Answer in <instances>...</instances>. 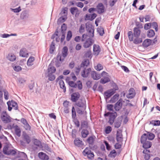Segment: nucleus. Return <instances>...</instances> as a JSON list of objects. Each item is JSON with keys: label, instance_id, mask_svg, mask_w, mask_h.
Instances as JSON below:
<instances>
[{"label": "nucleus", "instance_id": "60", "mask_svg": "<svg viewBox=\"0 0 160 160\" xmlns=\"http://www.w3.org/2000/svg\"><path fill=\"white\" fill-rule=\"evenodd\" d=\"M11 9L12 11L15 13L19 12L21 10L20 7H19L17 8H16L14 9L11 8Z\"/></svg>", "mask_w": 160, "mask_h": 160}, {"label": "nucleus", "instance_id": "39", "mask_svg": "<svg viewBox=\"0 0 160 160\" xmlns=\"http://www.w3.org/2000/svg\"><path fill=\"white\" fill-rule=\"evenodd\" d=\"M35 60L34 58L33 57H30L29 58L27 62V64L28 66H31L33 64V62Z\"/></svg>", "mask_w": 160, "mask_h": 160}, {"label": "nucleus", "instance_id": "7", "mask_svg": "<svg viewBox=\"0 0 160 160\" xmlns=\"http://www.w3.org/2000/svg\"><path fill=\"white\" fill-rule=\"evenodd\" d=\"M1 118L2 121L4 123H7L11 121L10 117L7 114V112L6 111H3L2 112Z\"/></svg>", "mask_w": 160, "mask_h": 160}, {"label": "nucleus", "instance_id": "58", "mask_svg": "<svg viewBox=\"0 0 160 160\" xmlns=\"http://www.w3.org/2000/svg\"><path fill=\"white\" fill-rule=\"evenodd\" d=\"M112 130V128L110 126H107L106 127L105 129V133L106 134H109L111 132Z\"/></svg>", "mask_w": 160, "mask_h": 160}, {"label": "nucleus", "instance_id": "49", "mask_svg": "<svg viewBox=\"0 0 160 160\" xmlns=\"http://www.w3.org/2000/svg\"><path fill=\"white\" fill-rule=\"evenodd\" d=\"M72 36V33L71 31H69L68 32L66 37V40L67 41H69L71 39Z\"/></svg>", "mask_w": 160, "mask_h": 160}, {"label": "nucleus", "instance_id": "34", "mask_svg": "<svg viewBox=\"0 0 160 160\" xmlns=\"http://www.w3.org/2000/svg\"><path fill=\"white\" fill-rule=\"evenodd\" d=\"M119 95L118 93L115 94L111 99L110 102L112 103L115 102L117 100H118Z\"/></svg>", "mask_w": 160, "mask_h": 160}, {"label": "nucleus", "instance_id": "54", "mask_svg": "<svg viewBox=\"0 0 160 160\" xmlns=\"http://www.w3.org/2000/svg\"><path fill=\"white\" fill-rule=\"evenodd\" d=\"M85 31V25L84 24H82L79 29V32L80 33H82Z\"/></svg>", "mask_w": 160, "mask_h": 160}, {"label": "nucleus", "instance_id": "16", "mask_svg": "<svg viewBox=\"0 0 160 160\" xmlns=\"http://www.w3.org/2000/svg\"><path fill=\"white\" fill-rule=\"evenodd\" d=\"M93 51L95 55L97 56L99 54L101 51V48L99 45L95 44L93 45Z\"/></svg>", "mask_w": 160, "mask_h": 160}, {"label": "nucleus", "instance_id": "40", "mask_svg": "<svg viewBox=\"0 0 160 160\" xmlns=\"http://www.w3.org/2000/svg\"><path fill=\"white\" fill-rule=\"evenodd\" d=\"M122 122V120L120 118L119 119V118L118 120H117L114 123V127L116 128H118L120 127Z\"/></svg>", "mask_w": 160, "mask_h": 160}, {"label": "nucleus", "instance_id": "22", "mask_svg": "<svg viewBox=\"0 0 160 160\" xmlns=\"http://www.w3.org/2000/svg\"><path fill=\"white\" fill-rule=\"evenodd\" d=\"M117 115V113L116 112H108L104 114V116L105 117L109 116L110 118H113L115 119Z\"/></svg>", "mask_w": 160, "mask_h": 160}, {"label": "nucleus", "instance_id": "21", "mask_svg": "<svg viewBox=\"0 0 160 160\" xmlns=\"http://www.w3.org/2000/svg\"><path fill=\"white\" fill-rule=\"evenodd\" d=\"M152 43V41L150 39H146L142 43V46L143 47L146 48L151 45Z\"/></svg>", "mask_w": 160, "mask_h": 160}, {"label": "nucleus", "instance_id": "51", "mask_svg": "<svg viewBox=\"0 0 160 160\" xmlns=\"http://www.w3.org/2000/svg\"><path fill=\"white\" fill-rule=\"evenodd\" d=\"M150 123L154 126H159L160 125V121L152 120L150 122Z\"/></svg>", "mask_w": 160, "mask_h": 160}, {"label": "nucleus", "instance_id": "38", "mask_svg": "<svg viewBox=\"0 0 160 160\" xmlns=\"http://www.w3.org/2000/svg\"><path fill=\"white\" fill-rule=\"evenodd\" d=\"M89 133V132L87 129H83L81 132L82 136L83 138L87 137Z\"/></svg>", "mask_w": 160, "mask_h": 160}, {"label": "nucleus", "instance_id": "47", "mask_svg": "<svg viewBox=\"0 0 160 160\" xmlns=\"http://www.w3.org/2000/svg\"><path fill=\"white\" fill-rule=\"evenodd\" d=\"M117 155V153L115 150H112L108 155V156L110 158H114Z\"/></svg>", "mask_w": 160, "mask_h": 160}, {"label": "nucleus", "instance_id": "1", "mask_svg": "<svg viewBox=\"0 0 160 160\" xmlns=\"http://www.w3.org/2000/svg\"><path fill=\"white\" fill-rule=\"evenodd\" d=\"M87 37L88 35L85 34L82 35V41H84L83 43V46L85 48L90 47L93 43V40L91 38H89L87 39Z\"/></svg>", "mask_w": 160, "mask_h": 160}, {"label": "nucleus", "instance_id": "3", "mask_svg": "<svg viewBox=\"0 0 160 160\" xmlns=\"http://www.w3.org/2000/svg\"><path fill=\"white\" fill-rule=\"evenodd\" d=\"M68 48L66 46H64L62 48V54L58 53V54L57 59L58 61L62 62L65 58L68 55Z\"/></svg>", "mask_w": 160, "mask_h": 160}, {"label": "nucleus", "instance_id": "41", "mask_svg": "<svg viewBox=\"0 0 160 160\" xmlns=\"http://www.w3.org/2000/svg\"><path fill=\"white\" fill-rule=\"evenodd\" d=\"M148 137L146 133H144L142 135L141 137V138L140 139V141L142 143L147 142V139Z\"/></svg>", "mask_w": 160, "mask_h": 160}, {"label": "nucleus", "instance_id": "45", "mask_svg": "<svg viewBox=\"0 0 160 160\" xmlns=\"http://www.w3.org/2000/svg\"><path fill=\"white\" fill-rule=\"evenodd\" d=\"M98 32L101 36L103 35L104 33V30L103 28L101 27H99L97 29Z\"/></svg>", "mask_w": 160, "mask_h": 160}, {"label": "nucleus", "instance_id": "42", "mask_svg": "<svg viewBox=\"0 0 160 160\" xmlns=\"http://www.w3.org/2000/svg\"><path fill=\"white\" fill-rule=\"evenodd\" d=\"M155 34L154 30L150 29L147 32V37L149 38L152 37L154 36Z\"/></svg>", "mask_w": 160, "mask_h": 160}, {"label": "nucleus", "instance_id": "36", "mask_svg": "<svg viewBox=\"0 0 160 160\" xmlns=\"http://www.w3.org/2000/svg\"><path fill=\"white\" fill-rule=\"evenodd\" d=\"M56 71V69L55 67H51L50 64L49 65L48 69V73H53L55 72Z\"/></svg>", "mask_w": 160, "mask_h": 160}, {"label": "nucleus", "instance_id": "18", "mask_svg": "<svg viewBox=\"0 0 160 160\" xmlns=\"http://www.w3.org/2000/svg\"><path fill=\"white\" fill-rule=\"evenodd\" d=\"M116 140L118 142H122L123 141L122 135L121 131H117L116 134Z\"/></svg>", "mask_w": 160, "mask_h": 160}, {"label": "nucleus", "instance_id": "43", "mask_svg": "<svg viewBox=\"0 0 160 160\" xmlns=\"http://www.w3.org/2000/svg\"><path fill=\"white\" fill-rule=\"evenodd\" d=\"M55 48V43L54 42H52L49 48V52L50 53H52Z\"/></svg>", "mask_w": 160, "mask_h": 160}, {"label": "nucleus", "instance_id": "27", "mask_svg": "<svg viewBox=\"0 0 160 160\" xmlns=\"http://www.w3.org/2000/svg\"><path fill=\"white\" fill-rule=\"evenodd\" d=\"M14 130L16 135L18 137L21 136V131L19 127L16 125L14 127Z\"/></svg>", "mask_w": 160, "mask_h": 160}, {"label": "nucleus", "instance_id": "59", "mask_svg": "<svg viewBox=\"0 0 160 160\" xmlns=\"http://www.w3.org/2000/svg\"><path fill=\"white\" fill-rule=\"evenodd\" d=\"M13 69L16 72H19L21 70L22 68L19 66H13Z\"/></svg>", "mask_w": 160, "mask_h": 160}, {"label": "nucleus", "instance_id": "48", "mask_svg": "<svg viewBox=\"0 0 160 160\" xmlns=\"http://www.w3.org/2000/svg\"><path fill=\"white\" fill-rule=\"evenodd\" d=\"M67 28L66 24L63 23L61 26V29L62 33H66V31Z\"/></svg>", "mask_w": 160, "mask_h": 160}, {"label": "nucleus", "instance_id": "14", "mask_svg": "<svg viewBox=\"0 0 160 160\" xmlns=\"http://www.w3.org/2000/svg\"><path fill=\"white\" fill-rule=\"evenodd\" d=\"M91 72V69L90 68H88L87 69L85 68L82 72L81 76L83 78H87Z\"/></svg>", "mask_w": 160, "mask_h": 160}, {"label": "nucleus", "instance_id": "10", "mask_svg": "<svg viewBox=\"0 0 160 160\" xmlns=\"http://www.w3.org/2000/svg\"><path fill=\"white\" fill-rule=\"evenodd\" d=\"M76 104L77 106L83 109L86 108V101L84 99H81L76 103Z\"/></svg>", "mask_w": 160, "mask_h": 160}, {"label": "nucleus", "instance_id": "50", "mask_svg": "<svg viewBox=\"0 0 160 160\" xmlns=\"http://www.w3.org/2000/svg\"><path fill=\"white\" fill-rule=\"evenodd\" d=\"M48 77L49 80L50 81H53L55 78V76L53 73H48Z\"/></svg>", "mask_w": 160, "mask_h": 160}, {"label": "nucleus", "instance_id": "32", "mask_svg": "<svg viewBox=\"0 0 160 160\" xmlns=\"http://www.w3.org/2000/svg\"><path fill=\"white\" fill-rule=\"evenodd\" d=\"M89 60L88 59H85L83 62H82L81 64V67L83 68L85 67H87L89 65Z\"/></svg>", "mask_w": 160, "mask_h": 160}, {"label": "nucleus", "instance_id": "46", "mask_svg": "<svg viewBox=\"0 0 160 160\" xmlns=\"http://www.w3.org/2000/svg\"><path fill=\"white\" fill-rule=\"evenodd\" d=\"M72 119L77 118L76 112L73 106L72 107Z\"/></svg>", "mask_w": 160, "mask_h": 160}, {"label": "nucleus", "instance_id": "25", "mask_svg": "<svg viewBox=\"0 0 160 160\" xmlns=\"http://www.w3.org/2000/svg\"><path fill=\"white\" fill-rule=\"evenodd\" d=\"M22 136L24 141H25L27 144H29L31 142L30 137L26 133L23 134Z\"/></svg>", "mask_w": 160, "mask_h": 160}, {"label": "nucleus", "instance_id": "30", "mask_svg": "<svg viewBox=\"0 0 160 160\" xmlns=\"http://www.w3.org/2000/svg\"><path fill=\"white\" fill-rule=\"evenodd\" d=\"M7 58L9 60L12 62L15 61L16 59L15 56L12 53L9 54Z\"/></svg>", "mask_w": 160, "mask_h": 160}, {"label": "nucleus", "instance_id": "19", "mask_svg": "<svg viewBox=\"0 0 160 160\" xmlns=\"http://www.w3.org/2000/svg\"><path fill=\"white\" fill-rule=\"evenodd\" d=\"M38 156L41 160H48L49 157L45 153L43 152H40L38 154Z\"/></svg>", "mask_w": 160, "mask_h": 160}, {"label": "nucleus", "instance_id": "13", "mask_svg": "<svg viewBox=\"0 0 160 160\" xmlns=\"http://www.w3.org/2000/svg\"><path fill=\"white\" fill-rule=\"evenodd\" d=\"M97 7L98 9L97 12L99 14H101L104 12L105 7L102 3H99Z\"/></svg>", "mask_w": 160, "mask_h": 160}, {"label": "nucleus", "instance_id": "56", "mask_svg": "<svg viewBox=\"0 0 160 160\" xmlns=\"http://www.w3.org/2000/svg\"><path fill=\"white\" fill-rule=\"evenodd\" d=\"M81 127L82 128H87L88 127L87 122L85 121L82 122L81 123Z\"/></svg>", "mask_w": 160, "mask_h": 160}, {"label": "nucleus", "instance_id": "26", "mask_svg": "<svg viewBox=\"0 0 160 160\" xmlns=\"http://www.w3.org/2000/svg\"><path fill=\"white\" fill-rule=\"evenodd\" d=\"M8 102L9 103V105H11L15 110L18 109V105L16 102L12 100L11 101Z\"/></svg>", "mask_w": 160, "mask_h": 160}, {"label": "nucleus", "instance_id": "23", "mask_svg": "<svg viewBox=\"0 0 160 160\" xmlns=\"http://www.w3.org/2000/svg\"><path fill=\"white\" fill-rule=\"evenodd\" d=\"M74 142L75 145L78 147H82L83 145L82 141L78 138H76Z\"/></svg>", "mask_w": 160, "mask_h": 160}, {"label": "nucleus", "instance_id": "52", "mask_svg": "<svg viewBox=\"0 0 160 160\" xmlns=\"http://www.w3.org/2000/svg\"><path fill=\"white\" fill-rule=\"evenodd\" d=\"M68 84L70 87L72 88H76L77 87V84L72 81H69L68 82Z\"/></svg>", "mask_w": 160, "mask_h": 160}, {"label": "nucleus", "instance_id": "64", "mask_svg": "<svg viewBox=\"0 0 160 160\" xmlns=\"http://www.w3.org/2000/svg\"><path fill=\"white\" fill-rule=\"evenodd\" d=\"M151 23H146L144 26V28L145 30H148L151 27Z\"/></svg>", "mask_w": 160, "mask_h": 160}, {"label": "nucleus", "instance_id": "11", "mask_svg": "<svg viewBox=\"0 0 160 160\" xmlns=\"http://www.w3.org/2000/svg\"><path fill=\"white\" fill-rule=\"evenodd\" d=\"M122 99L120 98L115 104L114 108L116 111H118L122 108Z\"/></svg>", "mask_w": 160, "mask_h": 160}, {"label": "nucleus", "instance_id": "35", "mask_svg": "<svg viewBox=\"0 0 160 160\" xmlns=\"http://www.w3.org/2000/svg\"><path fill=\"white\" fill-rule=\"evenodd\" d=\"M146 132H147V135L148 139L150 140H153L155 137L154 134L150 132L147 131Z\"/></svg>", "mask_w": 160, "mask_h": 160}, {"label": "nucleus", "instance_id": "63", "mask_svg": "<svg viewBox=\"0 0 160 160\" xmlns=\"http://www.w3.org/2000/svg\"><path fill=\"white\" fill-rule=\"evenodd\" d=\"M43 147L44 148V149L47 150V151L50 152H51V149L49 147L48 144H44L43 145Z\"/></svg>", "mask_w": 160, "mask_h": 160}, {"label": "nucleus", "instance_id": "62", "mask_svg": "<svg viewBox=\"0 0 160 160\" xmlns=\"http://www.w3.org/2000/svg\"><path fill=\"white\" fill-rule=\"evenodd\" d=\"M81 67L79 66H78V67L75 68V72L76 74L77 75H78L79 72L80 71L81 68Z\"/></svg>", "mask_w": 160, "mask_h": 160}, {"label": "nucleus", "instance_id": "37", "mask_svg": "<svg viewBox=\"0 0 160 160\" xmlns=\"http://www.w3.org/2000/svg\"><path fill=\"white\" fill-rule=\"evenodd\" d=\"M94 136H91L89 137L87 140V142L89 145H92L94 142Z\"/></svg>", "mask_w": 160, "mask_h": 160}, {"label": "nucleus", "instance_id": "2", "mask_svg": "<svg viewBox=\"0 0 160 160\" xmlns=\"http://www.w3.org/2000/svg\"><path fill=\"white\" fill-rule=\"evenodd\" d=\"M118 88L117 85L115 84L114 87L113 88L110 89L104 93V95L105 99H107L109 98L111 96L113 95L116 92V91L118 90Z\"/></svg>", "mask_w": 160, "mask_h": 160}, {"label": "nucleus", "instance_id": "5", "mask_svg": "<svg viewBox=\"0 0 160 160\" xmlns=\"http://www.w3.org/2000/svg\"><path fill=\"white\" fill-rule=\"evenodd\" d=\"M3 152L4 154L7 155H15L16 153V151L15 150L10 148L8 145H5L3 149Z\"/></svg>", "mask_w": 160, "mask_h": 160}, {"label": "nucleus", "instance_id": "6", "mask_svg": "<svg viewBox=\"0 0 160 160\" xmlns=\"http://www.w3.org/2000/svg\"><path fill=\"white\" fill-rule=\"evenodd\" d=\"M83 154L84 156H87L88 159L92 160L94 159V155L93 152L88 148H86L83 151Z\"/></svg>", "mask_w": 160, "mask_h": 160}, {"label": "nucleus", "instance_id": "57", "mask_svg": "<svg viewBox=\"0 0 160 160\" xmlns=\"http://www.w3.org/2000/svg\"><path fill=\"white\" fill-rule=\"evenodd\" d=\"M151 24L152 28L155 29L156 31L157 32L158 30V25L157 23L156 22H153Z\"/></svg>", "mask_w": 160, "mask_h": 160}, {"label": "nucleus", "instance_id": "31", "mask_svg": "<svg viewBox=\"0 0 160 160\" xmlns=\"http://www.w3.org/2000/svg\"><path fill=\"white\" fill-rule=\"evenodd\" d=\"M59 83L60 88L63 89L64 92H65L66 91V88L65 86L64 81L62 80H60L59 81Z\"/></svg>", "mask_w": 160, "mask_h": 160}, {"label": "nucleus", "instance_id": "24", "mask_svg": "<svg viewBox=\"0 0 160 160\" xmlns=\"http://www.w3.org/2000/svg\"><path fill=\"white\" fill-rule=\"evenodd\" d=\"M133 34L134 37H139L141 33V30L139 28L135 27L133 28Z\"/></svg>", "mask_w": 160, "mask_h": 160}, {"label": "nucleus", "instance_id": "8", "mask_svg": "<svg viewBox=\"0 0 160 160\" xmlns=\"http://www.w3.org/2000/svg\"><path fill=\"white\" fill-rule=\"evenodd\" d=\"M33 142L34 145L36 146L32 145V149L34 151L37 150L38 149V148H41L42 147L41 142L37 139H33Z\"/></svg>", "mask_w": 160, "mask_h": 160}, {"label": "nucleus", "instance_id": "9", "mask_svg": "<svg viewBox=\"0 0 160 160\" xmlns=\"http://www.w3.org/2000/svg\"><path fill=\"white\" fill-rule=\"evenodd\" d=\"M86 27L87 31L88 32L89 34L92 36H94V30L92 27V25L89 23H87L86 24Z\"/></svg>", "mask_w": 160, "mask_h": 160}, {"label": "nucleus", "instance_id": "20", "mask_svg": "<svg viewBox=\"0 0 160 160\" xmlns=\"http://www.w3.org/2000/svg\"><path fill=\"white\" fill-rule=\"evenodd\" d=\"M135 93L134 89L131 88L129 90V93L127 95V97L128 98H132L134 97Z\"/></svg>", "mask_w": 160, "mask_h": 160}, {"label": "nucleus", "instance_id": "4", "mask_svg": "<svg viewBox=\"0 0 160 160\" xmlns=\"http://www.w3.org/2000/svg\"><path fill=\"white\" fill-rule=\"evenodd\" d=\"M101 76L102 78L101 79L99 82L101 83L105 84L110 81L109 76L108 73L105 71H103L101 73Z\"/></svg>", "mask_w": 160, "mask_h": 160}, {"label": "nucleus", "instance_id": "12", "mask_svg": "<svg viewBox=\"0 0 160 160\" xmlns=\"http://www.w3.org/2000/svg\"><path fill=\"white\" fill-rule=\"evenodd\" d=\"M80 95L78 92H74L72 94L71 96V100L72 102H76L80 98Z\"/></svg>", "mask_w": 160, "mask_h": 160}, {"label": "nucleus", "instance_id": "44", "mask_svg": "<svg viewBox=\"0 0 160 160\" xmlns=\"http://www.w3.org/2000/svg\"><path fill=\"white\" fill-rule=\"evenodd\" d=\"M128 39L130 41H132L133 40L134 34H133L132 31H129L128 32Z\"/></svg>", "mask_w": 160, "mask_h": 160}, {"label": "nucleus", "instance_id": "15", "mask_svg": "<svg viewBox=\"0 0 160 160\" xmlns=\"http://www.w3.org/2000/svg\"><path fill=\"white\" fill-rule=\"evenodd\" d=\"M91 75L93 79L98 80L101 78V74L98 73L95 71H92L91 72Z\"/></svg>", "mask_w": 160, "mask_h": 160}, {"label": "nucleus", "instance_id": "33", "mask_svg": "<svg viewBox=\"0 0 160 160\" xmlns=\"http://www.w3.org/2000/svg\"><path fill=\"white\" fill-rule=\"evenodd\" d=\"M139 37H135V38L133 39V42L136 44H139L141 43L142 41L141 38H139Z\"/></svg>", "mask_w": 160, "mask_h": 160}, {"label": "nucleus", "instance_id": "61", "mask_svg": "<svg viewBox=\"0 0 160 160\" xmlns=\"http://www.w3.org/2000/svg\"><path fill=\"white\" fill-rule=\"evenodd\" d=\"M118 0H110L109 2V5L111 7L113 6L117 1Z\"/></svg>", "mask_w": 160, "mask_h": 160}, {"label": "nucleus", "instance_id": "55", "mask_svg": "<svg viewBox=\"0 0 160 160\" xmlns=\"http://www.w3.org/2000/svg\"><path fill=\"white\" fill-rule=\"evenodd\" d=\"M72 121L74 123L76 126L79 127L80 126V122L77 118L72 119Z\"/></svg>", "mask_w": 160, "mask_h": 160}, {"label": "nucleus", "instance_id": "29", "mask_svg": "<svg viewBox=\"0 0 160 160\" xmlns=\"http://www.w3.org/2000/svg\"><path fill=\"white\" fill-rule=\"evenodd\" d=\"M142 147L145 149H148L150 148L152 145V143L148 141L145 142L143 143Z\"/></svg>", "mask_w": 160, "mask_h": 160}, {"label": "nucleus", "instance_id": "17", "mask_svg": "<svg viewBox=\"0 0 160 160\" xmlns=\"http://www.w3.org/2000/svg\"><path fill=\"white\" fill-rule=\"evenodd\" d=\"M19 55L22 57L27 58L28 56V53L26 48H22L20 51Z\"/></svg>", "mask_w": 160, "mask_h": 160}, {"label": "nucleus", "instance_id": "53", "mask_svg": "<svg viewBox=\"0 0 160 160\" xmlns=\"http://www.w3.org/2000/svg\"><path fill=\"white\" fill-rule=\"evenodd\" d=\"M95 68L97 71H100L103 68V66L100 64H98L95 67Z\"/></svg>", "mask_w": 160, "mask_h": 160}, {"label": "nucleus", "instance_id": "28", "mask_svg": "<svg viewBox=\"0 0 160 160\" xmlns=\"http://www.w3.org/2000/svg\"><path fill=\"white\" fill-rule=\"evenodd\" d=\"M28 16L29 14L27 11L26 10H24L22 12L20 17L22 19H24L28 18Z\"/></svg>", "mask_w": 160, "mask_h": 160}]
</instances>
